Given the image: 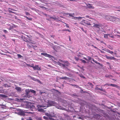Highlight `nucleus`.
Masks as SVG:
<instances>
[{
	"instance_id": "1",
	"label": "nucleus",
	"mask_w": 120,
	"mask_h": 120,
	"mask_svg": "<svg viewBox=\"0 0 120 120\" xmlns=\"http://www.w3.org/2000/svg\"><path fill=\"white\" fill-rule=\"evenodd\" d=\"M106 18L108 20L112 22L119 21L120 20L119 19L116 17L110 15L107 16Z\"/></svg>"
},
{
	"instance_id": "2",
	"label": "nucleus",
	"mask_w": 120,
	"mask_h": 120,
	"mask_svg": "<svg viewBox=\"0 0 120 120\" xmlns=\"http://www.w3.org/2000/svg\"><path fill=\"white\" fill-rule=\"evenodd\" d=\"M89 16L88 15H84L83 17V18L84 19H83V22L87 24L88 25H91L90 21V20H86L85 19V18H88Z\"/></svg>"
},
{
	"instance_id": "3",
	"label": "nucleus",
	"mask_w": 120,
	"mask_h": 120,
	"mask_svg": "<svg viewBox=\"0 0 120 120\" xmlns=\"http://www.w3.org/2000/svg\"><path fill=\"white\" fill-rule=\"evenodd\" d=\"M45 107L44 106H42L40 105H38L37 106L38 108V111L40 112H42L44 111V110L43 109L40 108H41L43 107Z\"/></svg>"
},
{
	"instance_id": "4",
	"label": "nucleus",
	"mask_w": 120,
	"mask_h": 120,
	"mask_svg": "<svg viewBox=\"0 0 120 120\" xmlns=\"http://www.w3.org/2000/svg\"><path fill=\"white\" fill-rule=\"evenodd\" d=\"M105 57L108 60H114L116 59V58L112 56H109L107 55H105Z\"/></svg>"
},
{
	"instance_id": "5",
	"label": "nucleus",
	"mask_w": 120,
	"mask_h": 120,
	"mask_svg": "<svg viewBox=\"0 0 120 120\" xmlns=\"http://www.w3.org/2000/svg\"><path fill=\"white\" fill-rule=\"evenodd\" d=\"M33 69L34 70H38V71H40L41 70V67H39L38 65H35L33 68Z\"/></svg>"
},
{
	"instance_id": "6",
	"label": "nucleus",
	"mask_w": 120,
	"mask_h": 120,
	"mask_svg": "<svg viewBox=\"0 0 120 120\" xmlns=\"http://www.w3.org/2000/svg\"><path fill=\"white\" fill-rule=\"evenodd\" d=\"M41 55H44L45 56L47 57L50 58H51V57H52V56L46 53H41Z\"/></svg>"
},
{
	"instance_id": "7",
	"label": "nucleus",
	"mask_w": 120,
	"mask_h": 120,
	"mask_svg": "<svg viewBox=\"0 0 120 120\" xmlns=\"http://www.w3.org/2000/svg\"><path fill=\"white\" fill-rule=\"evenodd\" d=\"M49 105H51L55 106L56 104V102L52 101H49Z\"/></svg>"
},
{
	"instance_id": "8",
	"label": "nucleus",
	"mask_w": 120,
	"mask_h": 120,
	"mask_svg": "<svg viewBox=\"0 0 120 120\" xmlns=\"http://www.w3.org/2000/svg\"><path fill=\"white\" fill-rule=\"evenodd\" d=\"M105 77L107 78H110L111 79H112V80H114V82H115L116 81V80L115 79H112V78L113 77L112 75H108L106 74L105 75Z\"/></svg>"
},
{
	"instance_id": "9",
	"label": "nucleus",
	"mask_w": 120,
	"mask_h": 120,
	"mask_svg": "<svg viewBox=\"0 0 120 120\" xmlns=\"http://www.w3.org/2000/svg\"><path fill=\"white\" fill-rule=\"evenodd\" d=\"M86 8H88L90 9H93L94 8V7L92 6L91 4H86Z\"/></svg>"
},
{
	"instance_id": "10",
	"label": "nucleus",
	"mask_w": 120,
	"mask_h": 120,
	"mask_svg": "<svg viewBox=\"0 0 120 120\" xmlns=\"http://www.w3.org/2000/svg\"><path fill=\"white\" fill-rule=\"evenodd\" d=\"M69 64V63L68 62V64H63L62 67L65 68H67V67L68 66Z\"/></svg>"
},
{
	"instance_id": "11",
	"label": "nucleus",
	"mask_w": 120,
	"mask_h": 120,
	"mask_svg": "<svg viewBox=\"0 0 120 120\" xmlns=\"http://www.w3.org/2000/svg\"><path fill=\"white\" fill-rule=\"evenodd\" d=\"M87 2L85 0H83V7L84 6L86 7V4H87Z\"/></svg>"
},
{
	"instance_id": "12",
	"label": "nucleus",
	"mask_w": 120,
	"mask_h": 120,
	"mask_svg": "<svg viewBox=\"0 0 120 120\" xmlns=\"http://www.w3.org/2000/svg\"><path fill=\"white\" fill-rule=\"evenodd\" d=\"M15 89L18 92H19L21 91V89L20 87L17 86L15 88Z\"/></svg>"
},
{
	"instance_id": "13",
	"label": "nucleus",
	"mask_w": 120,
	"mask_h": 120,
	"mask_svg": "<svg viewBox=\"0 0 120 120\" xmlns=\"http://www.w3.org/2000/svg\"><path fill=\"white\" fill-rule=\"evenodd\" d=\"M45 114L46 115L48 116L49 118L51 119L52 117V115L48 113V112H46Z\"/></svg>"
},
{
	"instance_id": "14",
	"label": "nucleus",
	"mask_w": 120,
	"mask_h": 120,
	"mask_svg": "<svg viewBox=\"0 0 120 120\" xmlns=\"http://www.w3.org/2000/svg\"><path fill=\"white\" fill-rule=\"evenodd\" d=\"M26 113L24 111H21L19 113L20 115L24 116L25 115V113Z\"/></svg>"
},
{
	"instance_id": "15",
	"label": "nucleus",
	"mask_w": 120,
	"mask_h": 120,
	"mask_svg": "<svg viewBox=\"0 0 120 120\" xmlns=\"http://www.w3.org/2000/svg\"><path fill=\"white\" fill-rule=\"evenodd\" d=\"M59 60L60 62L64 64H68V61H63L61 60Z\"/></svg>"
},
{
	"instance_id": "16",
	"label": "nucleus",
	"mask_w": 120,
	"mask_h": 120,
	"mask_svg": "<svg viewBox=\"0 0 120 120\" xmlns=\"http://www.w3.org/2000/svg\"><path fill=\"white\" fill-rule=\"evenodd\" d=\"M100 25L97 24H95L94 25V27L99 28V30H100Z\"/></svg>"
},
{
	"instance_id": "17",
	"label": "nucleus",
	"mask_w": 120,
	"mask_h": 120,
	"mask_svg": "<svg viewBox=\"0 0 120 120\" xmlns=\"http://www.w3.org/2000/svg\"><path fill=\"white\" fill-rule=\"evenodd\" d=\"M29 76L32 79H33V80L35 81H38V82H41L40 81H38V80L34 78H32V77H31L30 76V75H29Z\"/></svg>"
},
{
	"instance_id": "18",
	"label": "nucleus",
	"mask_w": 120,
	"mask_h": 120,
	"mask_svg": "<svg viewBox=\"0 0 120 120\" xmlns=\"http://www.w3.org/2000/svg\"><path fill=\"white\" fill-rule=\"evenodd\" d=\"M60 79H64L65 80L66 79H69L70 78L68 77H67L66 76L64 77H60Z\"/></svg>"
},
{
	"instance_id": "19",
	"label": "nucleus",
	"mask_w": 120,
	"mask_h": 120,
	"mask_svg": "<svg viewBox=\"0 0 120 120\" xmlns=\"http://www.w3.org/2000/svg\"><path fill=\"white\" fill-rule=\"evenodd\" d=\"M94 62H95V63H96L97 64H98L99 65H100L101 67H102L103 66V65L101 64H100V63L98 62H97V61L95 60V61Z\"/></svg>"
},
{
	"instance_id": "20",
	"label": "nucleus",
	"mask_w": 120,
	"mask_h": 120,
	"mask_svg": "<svg viewBox=\"0 0 120 120\" xmlns=\"http://www.w3.org/2000/svg\"><path fill=\"white\" fill-rule=\"evenodd\" d=\"M82 17H74L75 19H82Z\"/></svg>"
},
{
	"instance_id": "21",
	"label": "nucleus",
	"mask_w": 120,
	"mask_h": 120,
	"mask_svg": "<svg viewBox=\"0 0 120 120\" xmlns=\"http://www.w3.org/2000/svg\"><path fill=\"white\" fill-rule=\"evenodd\" d=\"M69 15L70 16L73 17L74 18L75 17L73 16L75 15V14L74 13H73L72 14L70 13L69 14Z\"/></svg>"
},
{
	"instance_id": "22",
	"label": "nucleus",
	"mask_w": 120,
	"mask_h": 120,
	"mask_svg": "<svg viewBox=\"0 0 120 120\" xmlns=\"http://www.w3.org/2000/svg\"><path fill=\"white\" fill-rule=\"evenodd\" d=\"M110 85L113 87H118V86L117 85L114 84H111Z\"/></svg>"
},
{
	"instance_id": "23",
	"label": "nucleus",
	"mask_w": 120,
	"mask_h": 120,
	"mask_svg": "<svg viewBox=\"0 0 120 120\" xmlns=\"http://www.w3.org/2000/svg\"><path fill=\"white\" fill-rule=\"evenodd\" d=\"M110 34H104V37L105 38H108V36Z\"/></svg>"
},
{
	"instance_id": "24",
	"label": "nucleus",
	"mask_w": 120,
	"mask_h": 120,
	"mask_svg": "<svg viewBox=\"0 0 120 120\" xmlns=\"http://www.w3.org/2000/svg\"><path fill=\"white\" fill-rule=\"evenodd\" d=\"M107 47L110 49L112 50L113 49V48L110 45H109Z\"/></svg>"
},
{
	"instance_id": "25",
	"label": "nucleus",
	"mask_w": 120,
	"mask_h": 120,
	"mask_svg": "<svg viewBox=\"0 0 120 120\" xmlns=\"http://www.w3.org/2000/svg\"><path fill=\"white\" fill-rule=\"evenodd\" d=\"M97 4H98L99 5H101L102 4V2L101 1H99L98 2H97Z\"/></svg>"
},
{
	"instance_id": "26",
	"label": "nucleus",
	"mask_w": 120,
	"mask_h": 120,
	"mask_svg": "<svg viewBox=\"0 0 120 120\" xmlns=\"http://www.w3.org/2000/svg\"><path fill=\"white\" fill-rule=\"evenodd\" d=\"M27 19L29 20H32V19L31 18H29L26 16H24Z\"/></svg>"
},
{
	"instance_id": "27",
	"label": "nucleus",
	"mask_w": 120,
	"mask_h": 120,
	"mask_svg": "<svg viewBox=\"0 0 120 120\" xmlns=\"http://www.w3.org/2000/svg\"><path fill=\"white\" fill-rule=\"evenodd\" d=\"M1 97H2L4 98H6L8 96H7L5 95H1Z\"/></svg>"
},
{
	"instance_id": "28",
	"label": "nucleus",
	"mask_w": 120,
	"mask_h": 120,
	"mask_svg": "<svg viewBox=\"0 0 120 120\" xmlns=\"http://www.w3.org/2000/svg\"><path fill=\"white\" fill-rule=\"evenodd\" d=\"M50 18L51 19H53L54 20H56L57 19L56 18V17H50Z\"/></svg>"
},
{
	"instance_id": "29",
	"label": "nucleus",
	"mask_w": 120,
	"mask_h": 120,
	"mask_svg": "<svg viewBox=\"0 0 120 120\" xmlns=\"http://www.w3.org/2000/svg\"><path fill=\"white\" fill-rule=\"evenodd\" d=\"M58 64L60 66H62L63 64L61 63L60 62H58Z\"/></svg>"
},
{
	"instance_id": "30",
	"label": "nucleus",
	"mask_w": 120,
	"mask_h": 120,
	"mask_svg": "<svg viewBox=\"0 0 120 120\" xmlns=\"http://www.w3.org/2000/svg\"><path fill=\"white\" fill-rule=\"evenodd\" d=\"M30 91L32 93L35 94L36 93V91L33 90H30Z\"/></svg>"
},
{
	"instance_id": "31",
	"label": "nucleus",
	"mask_w": 120,
	"mask_h": 120,
	"mask_svg": "<svg viewBox=\"0 0 120 120\" xmlns=\"http://www.w3.org/2000/svg\"><path fill=\"white\" fill-rule=\"evenodd\" d=\"M116 8L118 9H116L117 11H120V7H117Z\"/></svg>"
},
{
	"instance_id": "32",
	"label": "nucleus",
	"mask_w": 120,
	"mask_h": 120,
	"mask_svg": "<svg viewBox=\"0 0 120 120\" xmlns=\"http://www.w3.org/2000/svg\"><path fill=\"white\" fill-rule=\"evenodd\" d=\"M17 56H18L19 57V58H21L22 57V56H21L20 54H17Z\"/></svg>"
},
{
	"instance_id": "33",
	"label": "nucleus",
	"mask_w": 120,
	"mask_h": 120,
	"mask_svg": "<svg viewBox=\"0 0 120 120\" xmlns=\"http://www.w3.org/2000/svg\"><path fill=\"white\" fill-rule=\"evenodd\" d=\"M71 85L72 86H73L74 87H75L76 88H77L78 87V86L77 85H73L72 84H71Z\"/></svg>"
},
{
	"instance_id": "34",
	"label": "nucleus",
	"mask_w": 120,
	"mask_h": 120,
	"mask_svg": "<svg viewBox=\"0 0 120 120\" xmlns=\"http://www.w3.org/2000/svg\"><path fill=\"white\" fill-rule=\"evenodd\" d=\"M3 31L5 33H8V31L6 30H3Z\"/></svg>"
},
{
	"instance_id": "35",
	"label": "nucleus",
	"mask_w": 120,
	"mask_h": 120,
	"mask_svg": "<svg viewBox=\"0 0 120 120\" xmlns=\"http://www.w3.org/2000/svg\"><path fill=\"white\" fill-rule=\"evenodd\" d=\"M26 93L27 94H28L29 93V92H30V91L29 90H26Z\"/></svg>"
},
{
	"instance_id": "36",
	"label": "nucleus",
	"mask_w": 120,
	"mask_h": 120,
	"mask_svg": "<svg viewBox=\"0 0 120 120\" xmlns=\"http://www.w3.org/2000/svg\"><path fill=\"white\" fill-rule=\"evenodd\" d=\"M27 120H33L31 117H30L28 118Z\"/></svg>"
},
{
	"instance_id": "37",
	"label": "nucleus",
	"mask_w": 120,
	"mask_h": 120,
	"mask_svg": "<svg viewBox=\"0 0 120 120\" xmlns=\"http://www.w3.org/2000/svg\"><path fill=\"white\" fill-rule=\"evenodd\" d=\"M63 31H68L69 32H70V31L69 30H68V29L64 30Z\"/></svg>"
},
{
	"instance_id": "38",
	"label": "nucleus",
	"mask_w": 120,
	"mask_h": 120,
	"mask_svg": "<svg viewBox=\"0 0 120 120\" xmlns=\"http://www.w3.org/2000/svg\"><path fill=\"white\" fill-rule=\"evenodd\" d=\"M43 118L44 119H45V120H47L48 119V118L46 117L45 116H44L43 117Z\"/></svg>"
},
{
	"instance_id": "39",
	"label": "nucleus",
	"mask_w": 120,
	"mask_h": 120,
	"mask_svg": "<svg viewBox=\"0 0 120 120\" xmlns=\"http://www.w3.org/2000/svg\"><path fill=\"white\" fill-rule=\"evenodd\" d=\"M106 52H108V53H109L110 52V50H109L108 49H107V50H106Z\"/></svg>"
},
{
	"instance_id": "40",
	"label": "nucleus",
	"mask_w": 120,
	"mask_h": 120,
	"mask_svg": "<svg viewBox=\"0 0 120 120\" xmlns=\"http://www.w3.org/2000/svg\"><path fill=\"white\" fill-rule=\"evenodd\" d=\"M25 112L26 113H31L32 114H33V113L30 112Z\"/></svg>"
},
{
	"instance_id": "41",
	"label": "nucleus",
	"mask_w": 120,
	"mask_h": 120,
	"mask_svg": "<svg viewBox=\"0 0 120 120\" xmlns=\"http://www.w3.org/2000/svg\"><path fill=\"white\" fill-rule=\"evenodd\" d=\"M96 89H97V90H101V91H102V89H101L100 88H98L97 87H96Z\"/></svg>"
},
{
	"instance_id": "42",
	"label": "nucleus",
	"mask_w": 120,
	"mask_h": 120,
	"mask_svg": "<svg viewBox=\"0 0 120 120\" xmlns=\"http://www.w3.org/2000/svg\"><path fill=\"white\" fill-rule=\"evenodd\" d=\"M109 53L112 55L113 54L114 52L112 51H110Z\"/></svg>"
},
{
	"instance_id": "43",
	"label": "nucleus",
	"mask_w": 120,
	"mask_h": 120,
	"mask_svg": "<svg viewBox=\"0 0 120 120\" xmlns=\"http://www.w3.org/2000/svg\"><path fill=\"white\" fill-rule=\"evenodd\" d=\"M116 36H117V37L118 38H120V35H116Z\"/></svg>"
},
{
	"instance_id": "44",
	"label": "nucleus",
	"mask_w": 120,
	"mask_h": 120,
	"mask_svg": "<svg viewBox=\"0 0 120 120\" xmlns=\"http://www.w3.org/2000/svg\"><path fill=\"white\" fill-rule=\"evenodd\" d=\"M8 11L9 13H14V12H13L12 11H11L10 10V9H8Z\"/></svg>"
},
{
	"instance_id": "45",
	"label": "nucleus",
	"mask_w": 120,
	"mask_h": 120,
	"mask_svg": "<svg viewBox=\"0 0 120 120\" xmlns=\"http://www.w3.org/2000/svg\"><path fill=\"white\" fill-rule=\"evenodd\" d=\"M34 67V65L33 64H32L31 65H30V67H32L33 68Z\"/></svg>"
},
{
	"instance_id": "46",
	"label": "nucleus",
	"mask_w": 120,
	"mask_h": 120,
	"mask_svg": "<svg viewBox=\"0 0 120 120\" xmlns=\"http://www.w3.org/2000/svg\"><path fill=\"white\" fill-rule=\"evenodd\" d=\"M8 9H10L11 10H12V11H15V10H14V9H12L11 8H8Z\"/></svg>"
},
{
	"instance_id": "47",
	"label": "nucleus",
	"mask_w": 120,
	"mask_h": 120,
	"mask_svg": "<svg viewBox=\"0 0 120 120\" xmlns=\"http://www.w3.org/2000/svg\"><path fill=\"white\" fill-rule=\"evenodd\" d=\"M51 37L52 38H54V37H55V36L53 35H51Z\"/></svg>"
},
{
	"instance_id": "48",
	"label": "nucleus",
	"mask_w": 120,
	"mask_h": 120,
	"mask_svg": "<svg viewBox=\"0 0 120 120\" xmlns=\"http://www.w3.org/2000/svg\"><path fill=\"white\" fill-rule=\"evenodd\" d=\"M26 65L28 67H30V65L29 64H26Z\"/></svg>"
},
{
	"instance_id": "49",
	"label": "nucleus",
	"mask_w": 120,
	"mask_h": 120,
	"mask_svg": "<svg viewBox=\"0 0 120 120\" xmlns=\"http://www.w3.org/2000/svg\"><path fill=\"white\" fill-rule=\"evenodd\" d=\"M26 15H29V13L28 12H26Z\"/></svg>"
},
{
	"instance_id": "50",
	"label": "nucleus",
	"mask_w": 120,
	"mask_h": 120,
	"mask_svg": "<svg viewBox=\"0 0 120 120\" xmlns=\"http://www.w3.org/2000/svg\"><path fill=\"white\" fill-rule=\"evenodd\" d=\"M88 59L89 60H91L92 58L90 57H88Z\"/></svg>"
},
{
	"instance_id": "51",
	"label": "nucleus",
	"mask_w": 120,
	"mask_h": 120,
	"mask_svg": "<svg viewBox=\"0 0 120 120\" xmlns=\"http://www.w3.org/2000/svg\"><path fill=\"white\" fill-rule=\"evenodd\" d=\"M86 63V62L85 60H83V63Z\"/></svg>"
},
{
	"instance_id": "52",
	"label": "nucleus",
	"mask_w": 120,
	"mask_h": 120,
	"mask_svg": "<svg viewBox=\"0 0 120 120\" xmlns=\"http://www.w3.org/2000/svg\"><path fill=\"white\" fill-rule=\"evenodd\" d=\"M100 50V51L101 53H104V51H103L102 50Z\"/></svg>"
},
{
	"instance_id": "53",
	"label": "nucleus",
	"mask_w": 120,
	"mask_h": 120,
	"mask_svg": "<svg viewBox=\"0 0 120 120\" xmlns=\"http://www.w3.org/2000/svg\"><path fill=\"white\" fill-rule=\"evenodd\" d=\"M101 31L103 32H104V33H105V31L103 29H102V30H101Z\"/></svg>"
},
{
	"instance_id": "54",
	"label": "nucleus",
	"mask_w": 120,
	"mask_h": 120,
	"mask_svg": "<svg viewBox=\"0 0 120 120\" xmlns=\"http://www.w3.org/2000/svg\"><path fill=\"white\" fill-rule=\"evenodd\" d=\"M0 54H1V55H7L6 54H4V53H0Z\"/></svg>"
},
{
	"instance_id": "55",
	"label": "nucleus",
	"mask_w": 120,
	"mask_h": 120,
	"mask_svg": "<svg viewBox=\"0 0 120 120\" xmlns=\"http://www.w3.org/2000/svg\"><path fill=\"white\" fill-rule=\"evenodd\" d=\"M83 59H85L86 60H87L88 59L86 58L85 57H83Z\"/></svg>"
},
{
	"instance_id": "56",
	"label": "nucleus",
	"mask_w": 120,
	"mask_h": 120,
	"mask_svg": "<svg viewBox=\"0 0 120 120\" xmlns=\"http://www.w3.org/2000/svg\"><path fill=\"white\" fill-rule=\"evenodd\" d=\"M75 59L76 60H78L79 59L78 58H76V57H75Z\"/></svg>"
},
{
	"instance_id": "57",
	"label": "nucleus",
	"mask_w": 120,
	"mask_h": 120,
	"mask_svg": "<svg viewBox=\"0 0 120 120\" xmlns=\"http://www.w3.org/2000/svg\"><path fill=\"white\" fill-rule=\"evenodd\" d=\"M102 49L103 50H104V51H106V50H107V49H106L105 48V49Z\"/></svg>"
},
{
	"instance_id": "58",
	"label": "nucleus",
	"mask_w": 120,
	"mask_h": 120,
	"mask_svg": "<svg viewBox=\"0 0 120 120\" xmlns=\"http://www.w3.org/2000/svg\"><path fill=\"white\" fill-rule=\"evenodd\" d=\"M40 93L41 94H42L43 93H45L44 92H41V91L40 92Z\"/></svg>"
},
{
	"instance_id": "59",
	"label": "nucleus",
	"mask_w": 120,
	"mask_h": 120,
	"mask_svg": "<svg viewBox=\"0 0 120 120\" xmlns=\"http://www.w3.org/2000/svg\"><path fill=\"white\" fill-rule=\"evenodd\" d=\"M69 41H71V39L70 37V36H69Z\"/></svg>"
},
{
	"instance_id": "60",
	"label": "nucleus",
	"mask_w": 120,
	"mask_h": 120,
	"mask_svg": "<svg viewBox=\"0 0 120 120\" xmlns=\"http://www.w3.org/2000/svg\"><path fill=\"white\" fill-rule=\"evenodd\" d=\"M5 86L6 87H9V86H8L7 85V84H5Z\"/></svg>"
},
{
	"instance_id": "61",
	"label": "nucleus",
	"mask_w": 120,
	"mask_h": 120,
	"mask_svg": "<svg viewBox=\"0 0 120 120\" xmlns=\"http://www.w3.org/2000/svg\"><path fill=\"white\" fill-rule=\"evenodd\" d=\"M12 27H10V28H9L8 29L9 30H11V29H12Z\"/></svg>"
},
{
	"instance_id": "62",
	"label": "nucleus",
	"mask_w": 120,
	"mask_h": 120,
	"mask_svg": "<svg viewBox=\"0 0 120 120\" xmlns=\"http://www.w3.org/2000/svg\"><path fill=\"white\" fill-rule=\"evenodd\" d=\"M83 31H84V32L85 33H86V31H84L83 29Z\"/></svg>"
},
{
	"instance_id": "63",
	"label": "nucleus",
	"mask_w": 120,
	"mask_h": 120,
	"mask_svg": "<svg viewBox=\"0 0 120 120\" xmlns=\"http://www.w3.org/2000/svg\"><path fill=\"white\" fill-rule=\"evenodd\" d=\"M92 60L94 62L95 60L94 59H93V58H92Z\"/></svg>"
},
{
	"instance_id": "64",
	"label": "nucleus",
	"mask_w": 120,
	"mask_h": 120,
	"mask_svg": "<svg viewBox=\"0 0 120 120\" xmlns=\"http://www.w3.org/2000/svg\"><path fill=\"white\" fill-rule=\"evenodd\" d=\"M66 26L67 27H68V28H69V26H68L66 25Z\"/></svg>"
}]
</instances>
